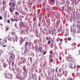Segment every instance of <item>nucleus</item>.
Listing matches in <instances>:
<instances>
[{
    "instance_id": "f257e3e1",
    "label": "nucleus",
    "mask_w": 80,
    "mask_h": 80,
    "mask_svg": "<svg viewBox=\"0 0 80 80\" xmlns=\"http://www.w3.org/2000/svg\"><path fill=\"white\" fill-rule=\"evenodd\" d=\"M30 78L28 79V80H36V78L37 77H36V74L33 73H32L29 75Z\"/></svg>"
},
{
    "instance_id": "f03ea898",
    "label": "nucleus",
    "mask_w": 80,
    "mask_h": 80,
    "mask_svg": "<svg viewBox=\"0 0 80 80\" xmlns=\"http://www.w3.org/2000/svg\"><path fill=\"white\" fill-rule=\"evenodd\" d=\"M12 5L9 8V11L11 12V13H12L13 12V10H15V5L16 4L14 2L12 3Z\"/></svg>"
},
{
    "instance_id": "7ed1b4c3",
    "label": "nucleus",
    "mask_w": 80,
    "mask_h": 80,
    "mask_svg": "<svg viewBox=\"0 0 80 80\" xmlns=\"http://www.w3.org/2000/svg\"><path fill=\"white\" fill-rule=\"evenodd\" d=\"M9 59H11L13 61V60L15 59V55H13V53L11 54V56L9 57Z\"/></svg>"
},
{
    "instance_id": "20e7f679",
    "label": "nucleus",
    "mask_w": 80,
    "mask_h": 80,
    "mask_svg": "<svg viewBox=\"0 0 80 80\" xmlns=\"http://www.w3.org/2000/svg\"><path fill=\"white\" fill-rule=\"evenodd\" d=\"M71 48L72 50H74L76 48V47H75V43H73L72 44L71 46Z\"/></svg>"
},
{
    "instance_id": "39448f33",
    "label": "nucleus",
    "mask_w": 80,
    "mask_h": 80,
    "mask_svg": "<svg viewBox=\"0 0 80 80\" xmlns=\"http://www.w3.org/2000/svg\"><path fill=\"white\" fill-rule=\"evenodd\" d=\"M42 47H39L38 49H37L38 51H39L40 52H42Z\"/></svg>"
},
{
    "instance_id": "423d86ee",
    "label": "nucleus",
    "mask_w": 80,
    "mask_h": 80,
    "mask_svg": "<svg viewBox=\"0 0 80 80\" xmlns=\"http://www.w3.org/2000/svg\"><path fill=\"white\" fill-rule=\"evenodd\" d=\"M35 35L37 37H38V31L37 30H35Z\"/></svg>"
},
{
    "instance_id": "0eeeda50",
    "label": "nucleus",
    "mask_w": 80,
    "mask_h": 80,
    "mask_svg": "<svg viewBox=\"0 0 80 80\" xmlns=\"http://www.w3.org/2000/svg\"><path fill=\"white\" fill-rule=\"evenodd\" d=\"M28 45V42H25V47H27Z\"/></svg>"
},
{
    "instance_id": "6e6552de",
    "label": "nucleus",
    "mask_w": 80,
    "mask_h": 80,
    "mask_svg": "<svg viewBox=\"0 0 80 80\" xmlns=\"http://www.w3.org/2000/svg\"><path fill=\"white\" fill-rule=\"evenodd\" d=\"M55 32H56V30H53L52 31V35H53L54 34H55Z\"/></svg>"
},
{
    "instance_id": "1a4fd4ad",
    "label": "nucleus",
    "mask_w": 80,
    "mask_h": 80,
    "mask_svg": "<svg viewBox=\"0 0 80 80\" xmlns=\"http://www.w3.org/2000/svg\"><path fill=\"white\" fill-rule=\"evenodd\" d=\"M2 46V47H7V45H6L5 43L4 42H3Z\"/></svg>"
},
{
    "instance_id": "9d476101",
    "label": "nucleus",
    "mask_w": 80,
    "mask_h": 80,
    "mask_svg": "<svg viewBox=\"0 0 80 80\" xmlns=\"http://www.w3.org/2000/svg\"><path fill=\"white\" fill-rule=\"evenodd\" d=\"M7 38H8V40L9 41H12V39H11L10 37L8 36V37Z\"/></svg>"
},
{
    "instance_id": "9b49d317",
    "label": "nucleus",
    "mask_w": 80,
    "mask_h": 80,
    "mask_svg": "<svg viewBox=\"0 0 80 80\" xmlns=\"http://www.w3.org/2000/svg\"><path fill=\"white\" fill-rule=\"evenodd\" d=\"M15 15H17V16H18V15H19V13H18V12H15Z\"/></svg>"
},
{
    "instance_id": "f8f14e48",
    "label": "nucleus",
    "mask_w": 80,
    "mask_h": 80,
    "mask_svg": "<svg viewBox=\"0 0 80 80\" xmlns=\"http://www.w3.org/2000/svg\"><path fill=\"white\" fill-rule=\"evenodd\" d=\"M70 57L68 56L67 57H66V59L67 60H69V59H70Z\"/></svg>"
},
{
    "instance_id": "ddd939ff",
    "label": "nucleus",
    "mask_w": 80,
    "mask_h": 80,
    "mask_svg": "<svg viewBox=\"0 0 80 80\" xmlns=\"http://www.w3.org/2000/svg\"><path fill=\"white\" fill-rule=\"evenodd\" d=\"M49 59L50 58V59H51V58H53V56H52V55H49Z\"/></svg>"
},
{
    "instance_id": "4468645a",
    "label": "nucleus",
    "mask_w": 80,
    "mask_h": 80,
    "mask_svg": "<svg viewBox=\"0 0 80 80\" xmlns=\"http://www.w3.org/2000/svg\"><path fill=\"white\" fill-rule=\"evenodd\" d=\"M7 22L8 23H10V20L8 19L7 21Z\"/></svg>"
},
{
    "instance_id": "2eb2a0df",
    "label": "nucleus",
    "mask_w": 80,
    "mask_h": 80,
    "mask_svg": "<svg viewBox=\"0 0 80 80\" xmlns=\"http://www.w3.org/2000/svg\"><path fill=\"white\" fill-rule=\"evenodd\" d=\"M46 39L48 40V41H49V38L48 37H46Z\"/></svg>"
},
{
    "instance_id": "dca6fc26",
    "label": "nucleus",
    "mask_w": 80,
    "mask_h": 80,
    "mask_svg": "<svg viewBox=\"0 0 80 80\" xmlns=\"http://www.w3.org/2000/svg\"><path fill=\"white\" fill-rule=\"evenodd\" d=\"M13 65H14V61L13 60V61H12V66H13Z\"/></svg>"
},
{
    "instance_id": "f3484780",
    "label": "nucleus",
    "mask_w": 80,
    "mask_h": 80,
    "mask_svg": "<svg viewBox=\"0 0 80 80\" xmlns=\"http://www.w3.org/2000/svg\"><path fill=\"white\" fill-rule=\"evenodd\" d=\"M37 42H38V40H36L35 41H34V43H37Z\"/></svg>"
},
{
    "instance_id": "a211bd4d",
    "label": "nucleus",
    "mask_w": 80,
    "mask_h": 80,
    "mask_svg": "<svg viewBox=\"0 0 80 80\" xmlns=\"http://www.w3.org/2000/svg\"><path fill=\"white\" fill-rule=\"evenodd\" d=\"M10 19L11 22H14V19H13V18H10Z\"/></svg>"
},
{
    "instance_id": "6ab92c4d",
    "label": "nucleus",
    "mask_w": 80,
    "mask_h": 80,
    "mask_svg": "<svg viewBox=\"0 0 80 80\" xmlns=\"http://www.w3.org/2000/svg\"><path fill=\"white\" fill-rule=\"evenodd\" d=\"M53 53V51L51 50L50 51V53L51 55V54H52V53Z\"/></svg>"
},
{
    "instance_id": "aec40b11",
    "label": "nucleus",
    "mask_w": 80,
    "mask_h": 80,
    "mask_svg": "<svg viewBox=\"0 0 80 80\" xmlns=\"http://www.w3.org/2000/svg\"><path fill=\"white\" fill-rule=\"evenodd\" d=\"M47 51H44V52H43V53L44 55H45V54L47 53Z\"/></svg>"
},
{
    "instance_id": "412c9836",
    "label": "nucleus",
    "mask_w": 80,
    "mask_h": 80,
    "mask_svg": "<svg viewBox=\"0 0 80 80\" xmlns=\"http://www.w3.org/2000/svg\"><path fill=\"white\" fill-rule=\"evenodd\" d=\"M20 40L21 41H23V38H22V37L20 38Z\"/></svg>"
},
{
    "instance_id": "4be33fe9",
    "label": "nucleus",
    "mask_w": 80,
    "mask_h": 80,
    "mask_svg": "<svg viewBox=\"0 0 80 80\" xmlns=\"http://www.w3.org/2000/svg\"><path fill=\"white\" fill-rule=\"evenodd\" d=\"M50 43H51V42L50 41H48V45H49V44H50Z\"/></svg>"
},
{
    "instance_id": "5701e85b",
    "label": "nucleus",
    "mask_w": 80,
    "mask_h": 80,
    "mask_svg": "<svg viewBox=\"0 0 80 80\" xmlns=\"http://www.w3.org/2000/svg\"><path fill=\"white\" fill-rule=\"evenodd\" d=\"M11 5H12V2H10L9 4V6H11Z\"/></svg>"
},
{
    "instance_id": "b1692460",
    "label": "nucleus",
    "mask_w": 80,
    "mask_h": 80,
    "mask_svg": "<svg viewBox=\"0 0 80 80\" xmlns=\"http://www.w3.org/2000/svg\"><path fill=\"white\" fill-rule=\"evenodd\" d=\"M61 72H62V70H61V69H59V73H61Z\"/></svg>"
},
{
    "instance_id": "393cba45",
    "label": "nucleus",
    "mask_w": 80,
    "mask_h": 80,
    "mask_svg": "<svg viewBox=\"0 0 80 80\" xmlns=\"http://www.w3.org/2000/svg\"><path fill=\"white\" fill-rule=\"evenodd\" d=\"M14 26H15V27H16V28H17V23H16L14 24Z\"/></svg>"
},
{
    "instance_id": "a878e982",
    "label": "nucleus",
    "mask_w": 80,
    "mask_h": 80,
    "mask_svg": "<svg viewBox=\"0 0 80 80\" xmlns=\"http://www.w3.org/2000/svg\"><path fill=\"white\" fill-rule=\"evenodd\" d=\"M71 38H68V40L70 41L71 40Z\"/></svg>"
},
{
    "instance_id": "bb28decb",
    "label": "nucleus",
    "mask_w": 80,
    "mask_h": 80,
    "mask_svg": "<svg viewBox=\"0 0 80 80\" xmlns=\"http://www.w3.org/2000/svg\"><path fill=\"white\" fill-rule=\"evenodd\" d=\"M46 65V63H45V62H44L43 65V67H45Z\"/></svg>"
},
{
    "instance_id": "cd10ccee",
    "label": "nucleus",
    "mask_w": 80,
    "mask_h": 80,
    "mask_svg": "<svg viewBox=\"0 0 80 80\" xmlns=\"http://www.w3.org/2000/svg\"><path fill=\"white\" fill-rule=\"evenodd\" d=\"M42 33L43 32V34H45V32L44 31L42 30Z\"/></svg>"
},
{
    "instance_id": "c85d7f7f",
    "label": "nucleus",
    "mask_w": 80,
    "mask_h": 80,
    "mask_svg": "<svg viewBox=\"0 0 80 80\" xmlns=\"http://www.w3.org/2000/svg\"><path fill=\"white\" fill-rule=\"evenodd\" d=\"M59 39L60 42H61V41L62 42V41H63V39H60L59 38Z\"/></svg>"
},
{
    "instance_id": "c756f323",
    "label": "nucleus",
    "mask_w": 80,
    "mask_h": 80,
    "mask_svg": "<svg viewBox=\"0 0 80 80\" xmlns=\"http://www.w3.org/2000/svg\"><path fill=\"white\" fill-rule=\"evenodd\" d=\"M6 29L7 30H8V27H6Z\"/></svg>"
},
{
    "instance_id": "7c9ffc66",
    "label": "nucleus",
    "mask_w": 80,
    "mask_h": 80,
    "mask_svg": "<svg viewBox=\"0 0 80 80\" xmlns=\"http://www.w3.org/2000/svg\"><path fill=\"white\" fill-rule=\"evenodd\" d=\"M54 0H51V1L52 3H53L54 2Z\"/></svg>"
},
{
    "instance_id": "2f4dec72",
    "label": "nucleus",
    "mask_w": 80,
    "mask_h": 80,
    "mask_svg": "<svg viewBox=\"0 0 80 80\" xmlns=\"http://www.w3.org/2000/svg\"><path fill=\"white\" fill-rule=\"evenodd\" d=\"M59 77H61V76H62V74H59Z\"/></svg>"
},
{
    "instance_id": "473e14b6",
    "label": "nucleus",
    "mask_w": 80,
    "mask_h": 80,
    "mask_svg": "<svg viewBox=\"0 0 80 80\" xmlns=\"http://www.w3.org/2000/svg\"><path fill=\"white\" fill-rule=\"evenodd\" d=\"M23 70H24V72H26V70H25V68L23 67Z\"/></svg>"
},
{
    "instance_id": "72a5a7b5",
    "label": "nucleus",
    "mask_w": 80,
    "mask_h": 80,
    "mask_svg": "<svg viewBox=\"0 0 80 80\" xmlns=\"http://www.w3.org/2000/svg\"><path fill=\"white\" fill-rule=\"evenodd\" d=\"M14 21H16V22H18V20H17V19H14Z\"/></svg>"
},
{
    "instance_id": "f704fd0d",
    "label": "nucleus",
    "mask_w": 80,
    "mask_h": 80,
    "mask_svg": "<svg viewBox=\"0 0 80 80\" xmlns=\"http://www.w3.org/2000/svg\"><path fill=\"white\" fill-rule=\"evenodd\" d=\"M39 79L38 80H41V78L40 77V76L39 77Z\"/></svg>"
},
{
    "instance_id": "c9c22d12",
    "label": "nucleus",
    "mask_w": 80,
    "mask_h": 80,
    "mask_svg": "<svg viewBox=\"0 0 80 80\" xmlns=\"http://www.w3.org/2000/svg\"><path fill=\"white\" fill-rule=\"evenodd\" d=\"M57 31H58V32H60V30L59 29H58Z\"/></svg>"
},
{
    "instance_id": "e433bc0d",
    "label": "nucleus",
    "mask_w": 80,
    "mask_h": 80,
    "mask_svg": "<svg viewBox=\"0 0 80 80\" xmlns=\"http://www.w3.org/2000/svg\"><path fill=\"white\" fill-rule=\"evenodd\" d=\"M2 19H3V18H2V17L0 16V20H2Z\"/></svg>"
},
{
    "instance_id": "4c0bfd02",
    "label": "nucleus",
    "mask_w": 80,
    "mask_h": 80,
    "mask_svg": "<svg viewBox=\"0 0 80 80\" xmlns=\"http://www.w3.org/2000/svg\"><path fill=\"white\" fill-rule=\"evenodd\" d=\"M59 60H62V57L61 56H59Z\"/></svg>"
},
{
    "instance_id": "58836bf2",
    "label": "nucleus",
    "mask_w": 80,
    "mask_h": 80,
    "mask_svg": "<svg viewBox=\"0 0 80 80\" xmlns=\"http://www.w3.org/2000/svg\"><path fill=\"white\" fill-rule=\"evenodd\" d=\"M32 58H30V61L32 62Z\"/></svg>"
},
{
    "instance_id": "ea45409f",
    "label": "nucleus",
    "mask_w": 80,
    "mask_h": 80,
    "mask_svg": "<svg viewBox=\"0 0 80 80\" xmlns=\"http://www.w3.org/2000/svg\"><path fill=\"white\" fill-rule=\"evenodd\" d=\"M2 8L3 9V10H5V7H4V6H3L2 7Z\"/></svg>"
},
{
    "instance_id": "a19ab883",
    "label": "nucleus",
    "mask_w": 80,
    "mask_h": 80,
    "mask_svg": "<svg viewBox=\"0 0 80 80\" xmlns=\"http://www.w3.org/2000/svg\"><path fill=\"white\" fill-rule=\"evenodd\" d=\"M51 62H53V59H52L51 60Z\"/></svg>"
},
{
    "instance_id": "79ce46f5",
    "label": "nucleus",
    "mask_w": 80,
    "mask_h": 80,
    "mask_svg": "<svg viewBox=\"0 0 80 80\" xmlns=\"http://www.w3.org/2000/svg\"><path fill=\"white\" fill-rule=\"evenodd\" d=\"M58 67H57L56 68V72H57V69H58Z\"/></svg>"
},
{
    "instance_id": "37998d69",
    "label": "nucleus",
    "mask_w": 80,
    "mask_h": 80,
    "mask_svg": "<svg viewBox=\"0 0 80 80\" xmlns=\"http://www.w3.org/2000/svg\"><path fill=\"white\" fill-rule=\"evenodd\" d=\"M13 34H14V35H15V33H14V32H12L11 33V35H13Z\"/></svg>"
},
{
    "instance_id": "c03bdc74",
    "label": "nucleus",
    "mask_w": 80,
    "mask_h": 80,
    "mask_svg": "<svg viewBox=\"0 0 80 80\" xmlns=\"http://www.w3.org/2000/svg\"><path fill=\"white\" fill-rule=\"evenodd\" d=\"M36 18H33V20L34 21H35V20H36Z\"/></svg>"
},
{
    "instance_id": "a18cd8bd",
    "label": "nucleus",
    "mask_w": 80,
    "mask_h": 80,
    "mask_svg": "<svg viewBox=\"0 0 80 80\" xmlns=\"http://www.w3.org/2000/svg\"><path fill=\"white\" fill-rule=\"evenodd\" d=\"M38 27H40V24L38 23Z\"/></svg>"
},
{
    "instance_id": "49530a36",
    "label": "nucleus",
    "mask_w": 80,
    "mask_h": 80,
    "mask_svg": "<svg viewBox=\"0 0 80 80\" xmlns=\"http://www.w3.org/2000/svg\"><path fill=\"white\" fill-rule=\"evenodd\" d=\"M71 62H73V60H72V59H71Z\"/></svg>"
},
{
    "instance_id": "de8ad7c7",
    "label": "nucleus",
    "mask_w": 80,
    "mask_h": 80,
    "mask_svg": "<svg viewBox=\"0 0 80 80\" xmlns=\"http://www.w3.org/2000/svg\"><path fill=\"white\" fill-rule=\"evenodd\" d=\"M1 70H2V68H1V67L0 66V71Z\"/></svg>"
},
{
    "instance_id": "09e8293b",
    "label": "nucleus",
    "mask_w": 80,
    "mask_h": 80,
    "mask_svg": "<svg viewBox=\"0 0 80 80\" xmlns=\"http://www.w3.org/2000/svg\"><path fill=\"white\" fill-rule=\"evenodd\" d=\"M44 30L46 32H47V29H46V28H44Z\"/></svg>"
},
{
    "instance_id": "8fccbe9b",
    "label": "nucleus",
    "mask_w": 80,
    "mask_h": 80,
    "mask_svg": "<svg viewBox=\"0 0 80 80\" xmlns=\"http://www.w3.org/2000/svg\"><path fill=\"white\" fill-rule=\"evenodd\" d=\"M69 80H72V78H69Z\"/></svg>"
},
{
    "instance_id": "3c124183",
    "label": "nucleus",
    "mask_w": 80,
    "mask_h": 80,
    "mask_svg": "<svg viewBox=\"0 0 80 80\" xmlns=\"http://www.w3.org/2000/svg\"><path fill=\"white\" fill-rule=\"evenodd\" d=\"M15 68H17V65H15Z\"/></svg>"
},
{
    "instance_id": "603ef678",
    "label": "nucleus",
    "mask_w": 80,
    "mask_h": 80,
    "mask_svg": "<svg viewBox=\"0 0 80 80\" xmlns=\"http://www.w3.org/2000/svg\"><path fill=\"white\" fill-rule=\"evenodd\" d=\"M12 71H15V69H14V68L12 69Z\"/></svg>"
},
{
    "instance_id": "864d4df0",
    "label": "nucleus",
    "mask_w": 80,
    "mask_h": 80,
    "mask_svg": "<svg viewBox=\"0 0 80 80\" xmlns=\"http://www.w3.org/2000/svg\"><path fill=\"white\" fill-rule=\"evenodd\" d=\"M23 11H22V10H21V11H20V12H22Z\"/></svg>"
},
{
    "instance_id": "5fc2aeb1",
    "label": "nucleus",
    "mask_w": 80,
    "mask_h": 80,
    "mask_svg": "<svg viewBox=\"0 0 80 80\" xmlns=\"http://www.w3.org/2000/svg\"><path fill=\"white\" fill-rule=\"evenodd\" d=\"M79 55H80V50L79 51Z\"/></svg>"
},
{
    "instance_id": "6e6d98bb",
    "label": "nucleus",
    "mask_w": 80,
    "mask_h": 80,
    "mask_svg": "<svg viewBox=\"0 0 80 80\" xmlns=\"http://www.w3.org/2000/svg\"><path fill=\"white\" fill-rule=\"evenodd\" d=\"M65 43H67V41H65Z\"/></svg>"
},
{
    "instance_id": "4d7b16f0",
    "label": "nucleus",
    "mask_w": 80,
    "mask_h": 80,
    "mask_svg": "<svg viewBox=\"0 0 80 80\" xmlns=\"http://www.w3.org/2000/svg\"><path fill=\"white\" fill-rule=\"evenodd\" d=\"M2 42H0V45H2Z\"/></svg>"
},
{
    "instance_id": "13d9d810",
    "label": "nucleus",
    "mask_w": 80,
    "mask_h": 80,
    "mask_svg": "<svg viewBox=\"0 0 80 80\" xmlns=\"http://www.w3.org/2000/svg\"><path fill=\"white\" fill-rule=\"evenodd\" d=\"M24 61H22V63H24Z\"/></svg>"
},
{
    "instance_id": "bf43d9fd",
    "label": "nucleus",
    "mask_w": 80,
    "mask_h": 80,
    "mask_svg": "<svg viewBox=\"0 0 80 80\" xmlns=\"http://www.w3.org/2000/svg\"><path fill=\"white\" fill-rule=\"evenodd\" d=\"M14 35V36H15V34H13V35Z\"/></svg>"
},
{
    "instance_id": "052dcab7",
    "label": "nucleus",
    "mask_w": 80,
    "mask_h": 80,
    "mask_svg": "<svg viewBox=\"0 0 80 80\" xmlns=\"http://www.w3.org/2000/svg\"><path fill=\"white\" fill-rule=\"evenodd\" d=\"M8 17H9V15H8Z\"/></svg>"
},
{
    "instance_id": "680f3d73",
    "label": "nucleus",
    "mask_w": 80,
    "mask_h": 80,
    "mask_svg": "<svg viewBox=\"0 0 80 80\" xmlns=\"http://www.w3.org/2000/svg\"><path fill=\"white\" fill-rule=\"evenodd\" d=\"M9 65H10V63H9Z\"/></svg>"
},
{
    "instance_id": "e2e57ef3",
    "label": "nucleus",
    "mask_w": 80,
    "mask_h": 80,
    "mask_svg": "<svg viewBox=\"0 0 80 80\" xmlns=\"http://www.w3.org/2000/svg\"><path fill=\"white\" fill-rule=\"evenodd\" d=\"M52 71H53V72H54V70H52Z\"/></svg>"
},
{
    "instance_id": "0e129e2a",
    "label": "nucleus",
    "mask_w": 80,
    "mask_h": 80,
    "mask_svg": "<svg viewBox=\"0 0 80 80\" xmlns=\"http://www.w3.org/2000/svg\"><path fill=\"white\" fill-rule=\"evenodd\" d=\"M70 57H71V55H70Z\"/></svg>"
},
{
    "instance_id": "69168bd1",
    "label": "nucleus",
    "mask_w": 80,
    "mask_h": 80,
    "mask_svg": "<svg viewBox=\"0 0 80 80\" xmlns=\"http://www.w3.org/2000/svg\"><path fill=\"white\" fill-rule=\"evenodd\" d=\"M57 23H59V22H57Z\"/></svg>"
},
{
    "instance_id": "338daca9",
    "label": "nucleus",
    "mask_w": 80,
    "mask_h": 80,
    "mask_svg": "<svg viewBox=\"0 0 80 80\" xmlns=\"http://www.w3.org/2000/svg\"><path fill=\"white\" fill-rule=\"evenodd\" d=\"M79 11H80V9H79Z\"/></svg>"
},
{
    "instance_id": "774afa93",
    "label": "nucleus",
    "mask_w": 80,
    "mask_h": 80,
    "mask_svg": "<svg viewBox=\"0 0 80 80\" xmlns=\"http://www.w3.org/2000/svg\"><path fill=\"white\" fill-rule=\"evenodd\" d=\"M10 63H11V61H10Z\"/></svg>"
}]
</instances>
